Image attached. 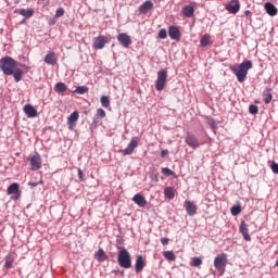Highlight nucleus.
Masks as SVG:
<instances>
[{
  "instance_id": "obj_1",
  "label": "nucleus",
  "mask_w": 278,
  "mask_h": 278,
  "mask_svg": "<svg viewBox=\"0 0 278 278\" xmlns=\"http://www.w3.org/2000/svg\"><path fill=\"white\" fill-rule=\"evenodd\" d=\"M0 71L8 77L12 76L15 84H18L23 79V70L18 67V63L12 56L0 59Z\"/></svg>"
},
{
  "instance_id": "obj_2",
  "label": "nucleus",
  "mask_w": 278,
  "mask_h": 278,
  "mask_svg": "<svg viewBox=\"0 0 278 278\" xmlns=\"http://www.w3.org/2000/svg\"><path fill=\"white\" fill-rule=\"evenodd\" d=\"M253 68V62L245 61L240 63L239 65L230 66V71L236 75L239 84L244 83V79H247V75H249V71Z\"/></svg>"
},
{
  "instance_id": "obj_3",
  "label": "nucleus",
  "mask_w": 278,
  "mask_h": 278,
  "mask_svg": "<svg viewBox=\"0 0 278 278\" xmlns=\"http://www.w3.org/2000/svg\"><path fill=\"white\" fill-rule=\"evenodd\" d=\"M117 262L121 268H129L131 266V255L125 249L118 252Z\"/></svg>"
},
{
  "instance_id": "obj_4",
  "label": "nucleus",
  "mask_w": 278,
  "mask_h": 278,
  "mask_svg": "<svg viewBox=\"0 0 278 278\" xmlns=\"http://www.w3.org/2000/svg\"><path fill=\"white\" fill-rule=\"evenodd\" d=\"M166 79H168V72L166 70L160 71L155 81V90L162 92L166 88Z\"/></svg>"
},
{
  "instance_id": "obj_5",
  "label": "nucleus",
  "mask_w": 278,
  "mask_h": 278,
  "mask_svg": "<svg viewBox=\"0 0 278 278\" xmlns=\"http://www.w3.org/2000/svg\"><path fill=\"white\" fill-rule=\"evenodd\" d=\"M27 162L30 163L31 170H40V168H42V160L38 152H36L33 156H28Z\"/></svg>"
},
{
  "instance_id": "obj_6",
  "label": "nucleus",
  "mask_w": 278,
  "mask_h": 278,
  "mask_svg": "<svg viewBox=\"0 0 278 278\" xmlns=\"http://www.w3.org/2000/svg\"><path fill=\"white\" fill-rule=\"evenodd\" d=\"M214 266L216 270H223L225 273V268L227 266V254L223 253L219 256H216L214 260Z\"/></svg>"
},
{
  "instance_id": "obj_7",
  "label": "nucleus",
  "mask_w": 278,
  "mask_h": 278,
  "mask_svg": "<svg viewBox=\"0 0 278 278\" xmlns=\"http://www.w3.org/2000/svg\"><path fill=\"white\" fill-rule=\"evenodd\" d=\"M108 42H110L108 40V37L103 36V35H99L98 37H96L93 39V43L92 47L96 50H101V49H105V45H108Z\"/></svg>"
},
{
  "instance_id": "obj_8",
  "label": "nucleus",
  "mask_w": 278,
  "mask_h": 278,
  "mask_svg": "<svg viewBox=\"0 0 278 278\" xmlns=\"http://www.w3.org/2000/svg\"><path fill=\"white\" fill-rule=\"evenodd\" d=\"M186 144L190 147L191 149H199L201 147V142L199 141V138L192 134H188L185 138Z\"/></svg>"
},
{
  "instance_id": "obj_9",
  "label": "nucleus",
  "mask_w": 278,
  "mask_h": 278,
  "mask_svg": "<svg viewBox=\"0 0 278 278\" xmlns=\"http://www.w3.org/2000/svg\"><path fill=\"white\" fill-rule=\"evenodd\" d=\"M167 34L172 40H175L176 42H179L181 40V30H179V27L177 26H169Z\"/></svg>"
},
{
  "instance_id": "obj_10",
  "label": "nucleus",
  "mask_w": 278,
  "mask_h": 278,
  "mask_svg": "<svg viewBox=\"0 0 278 278\" xmlns=\"http://www.w3.org/2000/svg\"><path fill=\"white\" fill-rule=\"evenodd\" d=\"M226 10L229 14H238V12H240V1L231 0L226 4Z\"/></svg>"
},
{
  "instance_id": "obj_11",
  "label": "nucleus",
  "mask_w": 278,
  "mask_h": 278,
  "mask_svg": "<svg viewBox=\"0 0 278 278\" xmlns=\"http://www.w3.org/2000/svg\"><path fill=\"white\" fill-rule=\"evenodd\" d=\"M138 147V140L136 138H132L126 149L119 150V153H123L124 155H131L136 148Z\"/></svg>"
},
{
  "instance_id": "obj_12",
  "label": "nucleus",
  "mask_w": 278,
  "mask_h": 278,
  "mask_svg": "<svg viewBox=\"0 0 278 278\" xmlns=\"http://www.w3.org/2000/svg\"><path fill=\"white\" fill-rule=\"evenodd\" d=\"M23 112L26 114L27 118L38 117V110H36V108H34L31 104L24 105Z\"/></svg>"
},
{
  "instance_id": "obj_13",
  "label": "nucleus",
  "mask_w": 278,
  "mask_h": 278,
  "mask_svg": "<svg viewBox=\"0 0 278 278\" xmlns=\"http://www.w3.org/2000/svg\"><path fill=\"white\" fill-rule=\"evenodd\" d=\"M117 41L125 47V49H129L131 45V37L125 33H121L117 36Z\"/></svg>"
},
{
  "instance_id": "obj_14",
  "label": "nucleus",
  "mask_w": 278,
  "mask_h": 278,
  "mask_svg": "<svg viewBox=\"0 0 278 278\" xmlns=\"http://www.w3.org/2000/svg\"><path fill=\"white\" fill-rule=\"evenodd\" d=\"M185 210L188 214V216H195L197 215V205L194 204V202L190 201V200H186L185 201Z\"/></svg>"
},
{
  "instance_id": "obj_15",
  "label": "nucleus",
  "mask_w": 278,
  "mask_h": 278,
  "mask_svg": "<svg viewBox=\"0 0 278 278\" xmlns=\"http://www.w3.org/2000/svg\"><path fill=\"white\" fill-rule=\"evenodd\" d=\"M264 10L267 12L268 16H277L278 9L273 2H265Z\"/></svg>"
},
{
  "instance_id": "obj_16",
  "label": "nucleus",
  "mask_w": 278,
  "mask_h": 278,
  "mask_svg": "<svg viewBox=\"0 0 278 278\" xmlns=\"http://www.w3.org/2000/svg\"><path fill=\"white\" fill-rule=\"evenodd\" d=\"M132 201L138 207H147V198L144 195L137 193L132 197Z\"/></svg>"
},
{
  "instance_id": "obj_17",
  "label": "nucleus",
  "mask_w": 278,
  "mask_h": 278,
  "mask_svg": "<svg viewBox=\"0 0 278 278\" xmlns=\"http://www.w3.org/2000/svg\"><path fill=\"white\" fill-rule=\"evenodd\" d=\"M239 231L242 235L245 242H251V235H249V228L247 227V223L244 220L241 222Z\"/></svg>"
},
{
  "instance_id": "obj_18",
  "label": "nucleus",
  "mask_w": 278,
  "mask_h": 278,
  "mask_svg": "<svg viewBox=\"0 0 278 278\" xmlns=\"http://www.w3.org/2000/svg\"><path fill=\"white\" fill-rule=\"evenodd\" d=\"M150 10H153V2L151 0H147L138 9L139 14H147Z\"/></svg>"
},
{
  "instance_id": "obj_19",
  "label": "nucleus",
  "mask_w": 278,
  "mask_h": 278,
  "mask_svg": "<svg viewBox=\"0 0 278 278\" xmlns=\"http://www.w3.org/2000/svg\"><path fill=\"white\" fill-rule=\"evenodd\" d=\"M18 188H20L18 184L13 182L7 189L8 194H15V201L18 200L21 197L18 195Z\"/></svg>"
},
{
  "instance_id": "obj_20",
  "label": "nucleus",
  "mask_w": 278,
  "mask_h": 278,
  "mask_svg": "<svg viewBox=\"0 0 278 278\" xmlns=\"http://www.w3.org/2000/svg\"><path fill=\"white\" fill-rule=\"evenodd\" d=\"M136 273H142L144 270V257L142 255H138L135 263Z\"/></svg>"
},
{
  "instance_id": "obj_21",
  "label": "nucleus",
  "mask_w": 278,
  "mask_h": 278,
  "mask_svg": "<svg viewBox=\"0 0 278 278\" xmlns=\"http://www.w3.org/2000/svg\"><path fill=\"white\" fill-rule=\"evenodd\" d=\"M43 61L46 64H49L50 66H55V62H58V60L55 59V52H48Z\"/></svg>"
},
{
  "instance_id": "obj_22",
  "label": "nucleus",
  "mask_w": 278,
  "mask_h": 278,
  "mask_svg": "<svg viewBox=\"0 0 278 278\" xmlns=\"http://www.w3.org/2000/svg\"><path fill=\"white\" fill-rule=\"evenodd\" d=\"M182 14L186 18H192L194 16V7L193 5H185L182 8Z\"/></svg>"
},
{
  "instance_id": "obj_23",
  "label": "nucleus",
  "mask_w": 278,
  "mask_h": 278,
  "mask_svg": "<svg viewBox=\"0 0 278 278\" xmlns=\"http://www.w3.org/2000/svg\"><path fill=\"white\" fill-rule=\"evenodd\" d=\"M94 258L98 262H105V260H108V254H105V251H103V249H99L96 253H94Z\"/></svg>"
},
{
  "instance_id": "obj_24",
  "label": "nucleus",
  "mask_w": 278,
  "mask_h": 278,
  "mask_svg": "<svg viewBox=\"0 0 278 278\" xmlns=\"http://www.w3.org/2000/svg\"><path fill=\"white\" fill-rule=\"evenodd\" d=\"M13 264H14V256L12 254H8L4 258V268H7V270H10Z\"/></svg>"
},
{
  "instance_id": "obj_25",
  "label": "nucleus",
  "mask_w": 278,
  "mask_h": 278,
  "mask_svg": "<svg viewBox=\"0 0 278 278\" xmlns=\"http://www.w3.org/2000/svg\"><path fill=\"white\" fill-rule=\"evenodd\" d=\"M263 101H264V103H266V105H268V103H270V101H273V93H270V89H266L263 92Z\"/></svg>"
},
{
  "instance_id": "obj_26",
  "label": "nucleus",
  "mask_w": 278,
  "mask_h": 278,
  "mask_svg": "<svg viewBox=\"0 0 278 278\" xmlns=\"http://www.w3.org/2000/svg\"><path fill=\"white\" fill-rule=\"evenodd\" d=\"M164 194H165L166 199H169V200L175 199V188H173V187L165 188Z\"/></svg>"
},
{
  "instance_id": "obj_27",
  "label": "nucleus",
  "mask_w": 278,
  "mask_h": 278,
  "mask_svg": "<svg viewBox=\"0 0 278 278\" xmlns=\"http://www.w3.org/2000/svg\"><path fill=\"white\" fill-rule=\"evenodd\" d=\"M77 121H79V112L74 111L73 113H71V115L67 117V123H70V125H72V123H77Z\"/></svg>"
},
{
  "instance_id": "obj_28",
  "label": "nucleus",
  "mask_w": 278,
  "mask_h": 278,
  "mask_svg": "<svg viewBox=\"0 0 278 278\" xmlns=\"http://www.w3.org/2000/svg\"><path fill=\"white\" fill-rule=\"evenodd\" d=\"M54 90L55 92H66V90H68V87H66V84L64 83H56L54 86Z\"/></svg>"
},
{
  "instance_id": "obj_29",
  "label": "nucleus",
  "mask_w": 278,
  "mask_h": 278,
  "mask_svg": "<svg viewBox=\"0 0 278 278\" xmlns=\"http://www.w3.org/2000/svg\"><path fill=\"white\" fill-rule=\"evenodd\" d=\"M163 257H165V260H167L168 262H175V260L177 258V256H175V252L173 251H164Z\"/></svg>"
},
{
  "instance_id": "obj_30",
  "label": "nucleus",
  "mask_w": 278,
  "mask_h": 278,
  "mask_svg": "<svg viewBox=\"0 0 278 278\" xmlns=\"http://www.w3.org/2000/svg\"><path fill=\"white\" fill-rule=\"evenodd\" d=\"M21 16H24L25 18H31L34 16V10L31 9H22L20 11Z\"/></svg>"
},
{
  "instance_id": "obj_31",
  "label": "nucleus",
  "mask_w": 278,
  "mask_h": 278,
  "mask_svg": "<svg viewBox=\"0 0 278 278\" xmlns=\"http://www.w3.org/2000/svg\"><path fill=\"white\" fill-rule=\"evenodd\" d=\"M161 173L163 175H165V177H176L177 174H175V172H173V169L168 168V167H163L161 169Z\"/></svg>"
},
{
  "instance_id": "obj_32",
  "label": "nucleus",
  "mask_w": 278,
  "mask_h": 278,
  "mask_svg": "<svg viewBox=\"0 0 278 278\" xmlns=\"http://www.w3.org/2000/svg\"><path fill=\"white\" fill-rule=\"evenodd\" d=\"M210 40H211L210 35H204V36L200 39V45H201V47H208V45H211Z\"/></svg>"
},
{
  "instance_id": "obj_33",
  "label": "nucleus",
  "mask_w": 278,
  "mask_h": 278,
  "mask_svg": "<svg viewBox=\"0 0 278 278\" xmlns=\"http://www.w3.org/2000/svg\"><path fill=\"white\" fill-rule=\"evenodd\" d=\"M100 102H101L102 108H110V97L101 96Z\"/></svg>"
},
{
  "instance_id": "obj_34",
  "label": "nucleus",
  "mask_w": 278,
  "mask_h": 278,
  "mask_svg": "<svg viewBox=\"0 0 278 278\" xmlns=\"http://www.w3.org/2000/svg\"><path fill=\"white\" fill-rule=\"evenodd\" d=\"M231 215L232 216H238V214H240L242 212V207L240 205H233L230 208Z\"/></svg>"
},
{
  "instance_id": "obj_35",
  "label": "nucleus",
  "mask_w": 278,
  "mask_h": 278,
  "mask_svg": "<svg viewBox=\"0 0 278 278\" xmlns=\"http://www.w3.org/2000/svg\"><path fill=\"white\" fill-rule=\"evenodd\" d=\"M74 92H76V94H86V92H88V87L78 86Z\"/></svg>"
},
{
  "instance_id": "obj_36",
  "label": "nucleus",
  "mask_w": 278,
  "mask_h": 278,
  "mask_svg": "<svg viewBox=\"0 0 278 278\" xmlns=\"http://www.w3.org/2000/svg\"><path fill=\"white\" fill-rule=\"evenodd\" d=\"M206 121H207V125H210L212 129H216V127H218V124L213 117H207Z\"/></svg>"
},
{
  "instance_id": "obj_37",
  "label": "nucleus",
  "mask_w": 278,
  "mask_h": 278,
  "mask_svg": "<svg viewBox=\"0 0 278 278\" xmlns=\"http://www.w3.org/2000/svg\"><path fill=\"white\" fill-rule=\"evenodd\" d=\"M168 36V33L166 31V28H162L161 30H159V38L161 40H166Z\"/></svg>"
},
{
  "instance_id": "obj_38",
  "label": "nucleus",
  "mask_w": 278,
  "mask_h": 278,
  "mask_svg": "<svg viewBox=\"0 0 278 278\" xmlns=\"http://www.w3.org/2000/svg\"><path fill=\"white\" fill-rule=\"evenodd\" d=\"M105 116H106L105 110H103V109L97 110V114H96L97 118H105Z\"/></svg>"
},
{
  "instance_id": "obj_39",
  "label": "nucleus",
  "mask_w": 278,
  "mask_h": 278,
  "mask_svg": "<svg viewBox=\"0 0 278 278\" xmlns=\"http://www.w3.org/2000/svg\"><path fill=\"white\" fill-rule=\"evenodd\" d=\"M249 112H250V114L255 115V114H257V112H260V109L257 108V105L251 104V105L249 106Z\"/></svg>"
},
{
  "instance_id": "obj_40",
  "label": "nucleus",
  "mask_w": 278,
  "mask_h": 278,
  "mask_svg": "<svg viewBox=\"0 0 278 278\" xmlns=\"http://www.w3.org/2000/svg\"><path fill=\"white\" fill-rule=\"evenodd\" d=\"M201 264H203V261L201 260V257H193L192 266L199 267V266H201Z\"/></svg>"
},
{
  "instance_id": "obj_41",
  "label": "nucleus",
  "mask_w": 278,
  "mask_h": 278,
  "mask_svg": "<svg viewBox=\"0 0 278 278\" xmlns=\"http://www.w3.org/2000/svg\"><path fill=\"white\" fill-rule=\"evenodd\" d=\"M270 168L273 170V173H275V175H278V164L277 162L273 161L270 164Z\"/></svg>"
},
{
  "instance_id": "obj_42",
  "label": "nucleus",
  "mask_w": 278,
  "mask_h": 278,
  "mask_svg": "<svg viewBox=\"0 0 278 278\" xmlns=\"http://www.w3.org/2000/svg\"><path fill=\"white\" fill-rule=\"evenodd\" d=\"M62 16H64V8H60V9H58L56 12H55V17H56V18H60V17H62Z\"/></svg>"
},
{
  "instance_id": "obj_43",
  "label": "nucleus",
  "mask_w": 278,
  "mask_h": 278,
  "mask_svg": "<svg viewBox=\"0 0 278 278\" xmlns=\"http://www.w3.org/2000/svg\"><path fill=\"white\" fill-rule=\"evenodd\" d=\"M168 242H169L168 238L161 239V243L163 244V247H166L168 244Z\"/></svg>"
},
{
  "instance_id": "obj_44",
  "label": "nucleus",
  "mask_w": 278,
  "mask_h": 278,
  "mask_svg": "<svg viewBox=\"0 0 278 278\" xmlns=\"http://www.w3.org/2000/svg\"><path fill=\"white\" fill-rule=\"evenodd\" d=\"M78 179H84V172H81V168H78Z\"/></svg>"
},
{
  "instance_id": "obj_45",
  "label": "nucleus",
  "mask_w": 278,
  "mask_h": 278,
  "mask_svg": "<svg viewBox=\"0 0 278 278\" xmlns=\"http://www.w3.org/2000/svg\"><path fill=\"white\" fill-rule=\"evenodd\" d=\"M166 155H168V150H162L161 157H166Z\"/></svg>"
},
{
  "instance_id": "obj_46",
  "label": "nucleus",
  "mask_w": 278,
  "mask_h": 278,
  "mask_svg": "<svg viewBox=\"0 0 278 278\" xmlns=\"http://www.w3.org/2000/svg\"><path fill=\"white\" fill-rule=\"evenodd\" d=\"M28 186H30L31 188H36L37 186H40V182H28Z\"/></svg>"
},
{
  "instance_id": "obj_47",
  "label": "nucleus",
  "mask_w": 278,
  "mask_h": 278,
  "mask_svg": "<svg viewBox=\"0 0 278 278\" xmlns=\"http://www.w3.org/2000/svg\"><path fill=\"white\" fill-rule=\"evenodd\" d=\"M67 125H68V129H71V131H73V127H75V123H67Z\"/></svg>"
},
{
  "instance_id": "obj_48",
  "label": "nucleus",
  "mask_w": 278,
  "mask_h": 278,
  "mask_svg": "<svg viewBox=\"0 0 278 278\" xmlns=\"http://www.w3.org/2000/svg\"><path fill=\"white\" fill-rule=\"evenodd\" d=\"M99 124V119H97V117L96 118H93V121H92V125H98Z\"/></svg>"
},
{
  "instance_id": "obj_49",
  "label": "nucleus",
  "mask_w": 278,
  "mask_h": 278,
  "mask_svg": "<svg viewBox=\"0 0 278 278\" xmlns=\"http://www.w3.org/2000/svg\"><path fill=\"white\" fill-rule=\"evenodd\" d=\"M244 13L247 16H249V14H251V11L247 10Z\"/></svg>"
}]
</instances>
